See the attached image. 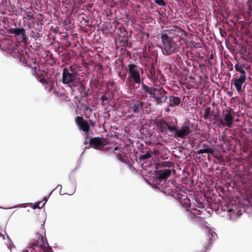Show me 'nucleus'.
<instances>
[{
    "label": "nucleus",
    "mask_w": 252,
    "mask_h": 252,
    "mask_svg": "<svg viewBox=\"0 0 252 252\" xmlns=\"http://www.w3.org/2000/svg\"><path fill=\"white\" fill-rule=\"evenodd\" d=\"M37 80L42 84V85H45V87H46L48 85V82L43 76L42 73H38V74L35 76Z\"/></svg>",
    "instance_id": "b1692460"
},
{
    "label": "nucleus",
    "mask_w": 252,
    "mask_h": 252,
    "mask_svg": "<svg viewBox=\"0 0 252 252\" xmlns=\"http://www.w3.org/2000/svg\"><path fill=\"white\" fill-rule=\"evenodd\" d=\"M157 88L154 87H149L145 84L143 82L141 83V89L144 93H148L149 94L153 95L155 91Z\"/></svg>",
    "instance_id": "aec40b11"
},
{
    "label": "nucleus",
    "mask_w": 252,
    "mask_h": 252,
    "mask_svg": "<svg viewBox=\"0 0 252 252\" xmlns=\"http://www.w3.org/2000/svg\"><path fill=\"white\" fill-rule=\"evenodd\" d=\"M166 93L167 92L164 90L163 87H159L157 88L152 95V97L157 104H161L167 99V96L165 95Z\"/></svg>",
    "instance_id": "9d476101"
},
{
    "label": "nucleus",
    "mask_w": 252,
    "mask_h": 252,
    "mask_svg": "<svg viewBox=\"0 0 252 252\" xmlns=\"http://www.w3.org/2000/svg\"><path fill=\"white\" fill-rule=\"evenodd\" d=\"M89 143L90 147L96 150H101L104 146L108 145V142L105 138L95 137L91 138Z\"/></svg>",
    "instance_id": "9b49d317"
},
{
    "label": "nucleus",
    "mask_w": 252,
    "mask_h": 252,
    "mask_svg": "<svg viewBox=\"0 0 252 252\" xmlns=\"http://www.w3.org/2000/svg\"><path fill=\"white\" fill-rule=\"evenodd\" d=\"M75 122L77 125L79 126L80 130H82L85 133L88 134L90 127L88 122L84 120L83 117L81 116H77L75 119Z\"/></svg>",
    "instance_id": "ddd939ff"
},
{
    "label": "nucleus",
    "mask_w": 252,
    "mask_h": 252,
    "mask_svg": "<svg viewBox=\"0 0 252 252\" xmlns=\"http://www.w3.org/2000/svg\"><path fill=\"white\" fill-rule=\"evenodd\" d=\"M164 167H171L173 166L172 163L170 162H165L163 165Z\"/></svg>",
    "instance_id": "2f4dec72"
},
{
    "label": "nucleus",
    "mask_w": 252,
    "mask_h": 252,
    "mask_svg": "<svg viewBox=\"0 0 252 252\" xmlns=\"http://www.w3.org/2000/svg\"><path fill=\"white\" fill-rule=\"evenodd\" d=\"M246 64L242 63V62H237L235 64L234 68L237 72L240 73V77H247L246 72L245 71Z\"/></svg>",
    "instance_id": "6ab92c4d"
},
{
    "label": "nucleus",
    "mask_w": 252,
    "mask_h": 252,
    "mask_svg": "<svg viewBox=\"0 0 252 252\" xmlns=\"http://www.w3.org/2000/svg\"><path fill=\"white\" fill-rule=\"evenodd\" d=\"M217 238V234L211 230H209L203 240V245L206 249H210L213 241Z\"/></svg>",
    "instance_id": "f8f14e48"
},
{
    "label": "nucleus",
    "mask_w": 252,
    "mask_h": 252,
    "mask_svg": "<svg viewBox=\"0 0 252 252\" xmlns=\"http://www.w3.org/2000/svg\"><path fill=\"white\" fill-rule=\"evenodd\" d=\"M181 41H173L171 42L162 44L161 49L165 55H169L178 51V48L181 44Z\"/></svg>",
    "instance_id": "0eeeda50"
},
{
    "label": "nucleus",
    "mask_w": 252,
    "mask_h": 252,
    "mask_svg": "<svg viewBox=\"0 0 252 252\" xmlns=\"http://www.w3.org/2000/svg\"><path fill=\"white\" fill-rule=\"evenodd\" d=\"M126 75L122 74L121 73H119V77L121 78L122 80H124L125 79Z\"/></svg>",
    "instance_id": "c9c22d12"
},
{
    "label": "nucleus",
    "mask_w": 252,
    "mask_h": 252,
    "mask_svg": "<svg viewBox=\"0 0 252 252\" xmlns=\"http://www.w3.org/2000/svg\"><path fill=\"white\" fill-rule=\"evenodd\" d=\"M27 65L29 67H30V68H32V65H30V64H27Z\"/></svg>",
    "instance_id": "a19ab883"
},
{
    "label": "nucleus",
    "mask_w": 252,
    "mask_h": 252,
    "mask_svg": "<svg viewBox=\"0 0 252 252\" xmlns=\"http://www.w3.org/2000/svg\"><path fill=\"white\" fill-rule=\"evenodd\" d=\"M213 58V55L212 54H211V55H210V56L209 57V59L210 60H212Z\"/></svg>",
    "instance_id": "58836bf2"
},
{
    "label": "nucleus",
    "mask_w": 252,
    "mask_h": 252,
    "mask_svg": "<svg viewBox=\"0 0 252 252\" xmlns=\"http://www.w3.org/2000/svg\"><path fill=\"white\" fill-rule=\"evenodd\" d=\"M190 126L191 124L189 121L184 122L183 126L179 128L176 125H172L173 130H172L171 134H169V135H174L176 138L184 139L192 131Z\"/></svg>",
    "instance_id": "39448f33"
},
{
    "label": "nucleus",
    "mask_w": 252,
    "mask_h": 252,
    "mask_svg": "<svg viewBox=\"0 0 252 252\" xmlns=\"http://www.w3.org/2000/svg\"><path fill=\"white\" fill-rule=\"evenodd\" d=\"M242 213V211L236 206H234L228 211V215L231 220H236L238 217H240Z\"/></svg>",
    "instance_id": "f3484780"
},
{
    "label": "nucleus",
    "mask_w": 252,
    "mask_h": 252,
    "mask_svg": "<svg viewBox=\"0 0 252 252\" xmlns=\"http://www.w3.org/2000/svg\"><path fill=\"white\" fill-rule=\"evenodd\" d=\"M219 123L220 125L224 126V122H223V120L221 119H220L218 120Z\"/></svg>",
    "instance_id": "e433bc0d"
},
{
    "label": "nucleus",
    "mask_w": 252,
    "mask_h": 252,
    "mask_svg": "<svg viewBox=\"0 0 252 252\" xmlns=\"http://www.w3.org/2000/svg\"><path fill=\"white\" fill-rule=\"evenodd\" d=\"M162 44L171 42L173 41H182L184 39L183 31L180 29H170L163 30L160 33Z\"/></svg>",
    "instance_id": "f257e3e1"
},
{
    "label": "nucleus",
    "mask_w": 252,
    "mask_h": 252,
    "mask_svg": "<svg viewBox=\"0 0 252 252\" xmlns=\"http://www.w3.org/2000/svg\"><path fill=\"white\" fill-rule=\"evenodd\" d=\"M125 153L124 151L121 152V153H117V155H116V157L120 160L123 161L124 160L123 157L125 156Z\"/></svg>",
    "instance_id": "bb28decb"
},
{
    "label": "nucleus",
    "mask_w": 252,
    "mask_h": 252,
    "mask_svg": "<svg viewBox=\"0 0 252 252\" xmlns=\"http://www.w3.org/2000/svg\"><path fill=\"white\" fill-rule=\"evenodd\" d=\"M10 32L17 36L21 35H23V37L26 36V31L24 28H13L11 29Z\"/></svg>",
    "instance_id": "412c9836"
},
{
    "label": "nucleus",
    "mask_w": 252,
    "mask_h": 252,
    "mask_svg": "<svg viewBox=\"0 0 252 252\" xmlns=\"http://www.w3.org/2000/svg\"><path fill=\"white\" fill-rule=\"evenodd\" d=\"M151 157V152L148 151L146 154L141 155L140 158L141 159L145 160L150 158Z\"/></svg>",
    "instance_id": "a878e982"
},
{
    "label": "nucleus",
    "mask_w": 252,
    "mask_h": 252,
    "mask_svg": "<svg viewBox=\"0 0 252 252\" xmlns=\"http://www.w3.org/2000/svg\"><path fill=\"white\" fill-rule=\"evenodd\" d=\"M41 203V202H38V203H35L33 207V209H36V208H41L43 207L44 204H42V205L40 206H39V204H40Z\"/></svg>",
    "instance_id": "7c9ffc66"
},
{
    "label": "nucleus",
    "mask_w": 252,
    "mask_h": 252,
    "mask_svg": "<svg viewBox=\"0 0 252 252\" xmlns=\"http://www.w3.org/2000/svg\"><path fill=\"white\" fill-rule=\"evenodd\" d=\"M247 80V77H239V78H234L231 81V85H233L236 88L239 93L242 92V85L245 83Z\"/></svg>",
    "instance_id": "4468645a"
},
{
    "label": "nucleus",
    "mask_w": 252,
    "mask_h": 252,
    "mask_svg": "<svg viewBox=\"0 0 252 252\" xmlns=\"http://www.w3.org/2000/svg\"><path fill=\"white\" fill-rule=\"evenodd\" d=\"M203 147L204 148L203 149H200L198 151L197 154H202L203 153H208V154H213L214 153V150L212 149L211 148L209 147L208 146L205 145V144H203Z\"/></svg>",
    "instance_id": "4be33fe9"
},
{
    "label": "nucleus",
    "mask_w": 252,
    "mask_h": 252,
    "mask_svg": "<svg viewBox=\"0 0 252 252\" xmlns=\"http://www.w3.org/2000/svg\"><path fill=\"white\" fill-rule=\"evenodd\" d=\"M168 99V107H176L182 105V100L180 97L170 95L167 96Z\"/></svg>",
    "instance_id": "dca6fc26"
},
{
    "label": "nucleus",
    "mask_w": 252,
    "mask_h": 252,
    "mask_svg": "<svg viewBox=\"0 0 252 252\" xmlns=\"http://www.w3.org/2000/svg\"><path fill=\"white\" fill-rule=\"evenodd\" d=\"M123 151L121 148H119L118 147H116L114 148V154L116 155H117V153H121Z\"/></svg>",
    "instance_id": "c85d7f7f"
},
{
    "label": "nucleus",
    "mask_w": 252,
    "mask_h": 252,
    "mask_svg": "<svg viewBox=\"0 0 252 252\" xmlns=\"http://www.w3.org/2000/svg\"><path fill=\"white\" fill-rule=\"evenodd\" d=\"M148 76L155 86H159L166 83L165 77L160 70L156 69L153 64L148 70Z\"/></svg>",
    "instance_id": "20e7f679"
},
{
    "label": "nucleus",
    "mask_w": 252,
    "mask_h": 252,
    "mask_svg": "<svg viewBox=\"0 0 252 252\" xmlns=\"http://www.w3.org/2000/svg\"><path fill=\"white\" fill-rule=\"evenodd\" d=\"M211 108L210 107H207L204 110V113L203 117L204 119H208L210 117Z\"/></svg>",
    "instance_id": "393cba45"
},
{
    "label": "nucleus",
    "mask_w": 252,
    "mask_h": 252,
    "mask_svg": "<svg viewBox=\"0 0 252 252\" xmlns=\"http://www.w3.org/2000/svg\"><path fill=\"white\" fill-rule=\"evenodd\" d=\"M32 74L33 76H35L38 74L39 73L37 72V67L36 66H34L32 67Z\"/></svg>",
    "instance_id": "c756f323"
},
{
    "label": "nucleus",
    "mask_w": 252,
    "mask_h": 252,
    "mask_svg": "<svg viewBox=\"0 0 252 252\" xmlns=\"http://www.w3.org/2000/svg\"><path fill=\"white\" fill-rule=\"evenodd\" d=\"M127 71L128 73L126 83L128 84L132 83V85L134 84H140L141 83V76L139 74V70L138 66L133 63H129L127 65Z\"/></svg>",
    "instance_id": "423d86ee"
},
{
    "label": "nucleus",
    "mask_w": 252,
    "mask_h": 252,
    "mask_svg": "<svg viewBox=\"0 0 252 252\" xmlns=\"http://www.w3.org/2000/svg\"><path fill=\"white\" fill-rule=\"evenodd\" d=\"M88 123H89V125H91V126H94L95 125V122H94V121L91 120H89V122Z\"/></svg>",
    "instance_id": "f704fd0d"
},
{
    "label": "nucleus",
    "mask_w": 252,
    "mask_h": 252,
    "mask_svg": "<svg viewBox=\"0 0 252 252\" xmlns=\"http://www.w3.org/2000/svg\"><path fill=\"white\" fill-rule=\"evenodd\" d=\"M171 174V170L166 169L163 170H159L158 171L157 176L158 179H159L160 182H162L166 181L167 178L170 176Z\"/></svg>",
    "instance_id": "a211bd4d"
},
{
    "label": "nucleus",
    "mask_w": 252,
    "mask_h": 252,
    "mask_svg": "<svg viewBox=\"0 0 252 252\" xmlns=\"http://www.w3.org/2000/svg\"><path fill=\"white\" fill-rule=\"evenodd\" d=\"M70 72L66 67L63 69L62 82L64 84H68L71 89L78 87L80 85V79L76 76V73L73 72L72 66L69 67Z\"/></svg>",
    "instance_id": "f03ea898"
},
{
    "label": "nucleus",
    "mask_w": 252,
    "mask_h": 252,
    "mask_svg": "<svg viewBox=\"0 0 252 252\" xmlns=\"http://www.w3.org/2000/svg\"><path fill=\"white\" fill-rule=\"evenodd\" d=\"M36 239L31 244L32 252H50L51 249H48V244L46 239L39 233L36 234Z\"/></svg>",
    "instance_id": "7ed1b4c3"
},
{
    "label": "nucleus",
    "mask_w": 252,
    "mask_h": 252,
    "mask_svg": "<svg viewBox=\"0 0 252 252\" xmlns=\"http://www.w3.org/2000/svg\"><path fill=\"white\" fill-rule=\"evenodd\" d=\"M250 9L252 10V0L249 1Z\"/></svg>",
    "instance_id": "4c0bfd02"
},
{
    "label": "nucleus",
    "mask_w": 252,
    "mask_h": 252,
    "mask_svg": "<svg viewBox=\"0 0 252 252\" xmlns=\"http://www.w3.org/2000/svg\"><path fill=\"white\" fill-rule=\"evenodd\" d=\"M155 129L158 132L171 134L172 125L170 126L163 120H157L154 124Z\"/></svg>",
    "instance_id": "6e6552de"
},
{
    "label": "nucleus",
    "mask_w": 252,
    "mask_h": 252,
    "mask_svg": "<svg viewBox=\"0 0 252 252\" xmlns=\"http://www.w3.org/2000/svg\"><path fill=\"white\" fill-rule=\"evenodd\" d=\"M100 100L102 101V102H104L105 101H107L108 100V97L104 94L101 96L100 97Z\"/></svg>",
    "instance_id": "473e14b6"
},
{
    "label": "nucleus",
    "mask_w": 252,
    "mask_h": 252,
    "mask_svg": "<svg viewBox=\"0 0 252 252\" xmlns=\"http://www.w3.org/2000/svg\"><path fill=\"white\" fill-rule=\"evenodd\" d=\"M166 184H165L164 186L160 187L159 189H160L161 191L166 194H173L174 192L172 189L170 188V186H167Z\"/></svg>",
    "instance_id": "5701e85b"
},
{
    "label": "nucleus",
    "mask_w": 252,
    "mask_h": 252,
    "mask_svg": "<svg viewBox=\"0 0 252 252\" xmlns=\"http://www.w3.org/2000/svg\"><path fill=\"white\" fill-rule=\"evenodd\" d=\"M26 15L29 20H32V19H34L33 15L32 14L31 12H28V13H27V14Z\"/></svg>",
    "instance_id": "72a5a7b5"
},
{
    "label": "nucleus",
    "mask_w": 252,
    "mask_h": 252,
    "mask_svg": "<svg viewBox=\"0 0 252 252\" xmlns=\"http://www.w3.org/2000/svg\"><path fill=\"white\" fill-rule=\"evenodd\" d=\"M155 2L160 6H165L166 3L163 0H155Z\"/></svg>",
    "instance_id": "cd10ccee"
},
{
    "label": "nucleus",
    "mask_w": 252,
    "mask_h": 252,
    "mask_svg": "<svg viewBox=\"0 0 252 252\" xmlns=\"http://www.w3.org/2000/svg\"><path fill=\"white\" fill-rule=\"evenodd\" d=\"M146 104L143 101L132 100L129 103L128 108L130 112L136 115H140L143 112V108Z\"/></svg>",
    "instance_id": "1a4fd4ad"
},
{
    "label": "nucleus",
    "mask_w": 252,
    "mask_h": 252,
    "mask_svg": "<svg viewBox=\"0 0 252 252\" xmlns=\"http://www.w3.org/2000/svg\"><path fill=\"white\" fill-rule=\"evenodd\" d=\"M232 111V109L231 108L227 109L223 112L222 114L225 125L229 127L232 126L234 120V117L231 113Z\"/></svg>",
    "instance_id": "2eb2a0df"
},
{
    "label": "nucleus",
    "mask_w": 252,
    "mask_h": 252,
    "mask_svg": "<svg viewBox=\"0 0 252 252\" xmlns=\"http://www.w3.org/2000/svg\"><path fill=\"white\" fill-rule=\"evenodd\" d=\"M88 94L87 92H86L85 93L84 96L86 97L88 96Z\"/></svg>",
    "instance_id": "ea45409f"
},
{
    "label": "nucleus",
    "mask_w": 252,
    "mask_h": 252,
    "mask_svg": "<svg viewBox=\"0 0 252 252\" xmlns=\"http://www.w3.org/2000/svg\"><path fill=\"white\" fill-rule=\"evenodd\" d=\"M233 67H231V68H230V70H233Z\"/></svg>",
    "instance_id": "79ce46f5"
}]
</instances>
